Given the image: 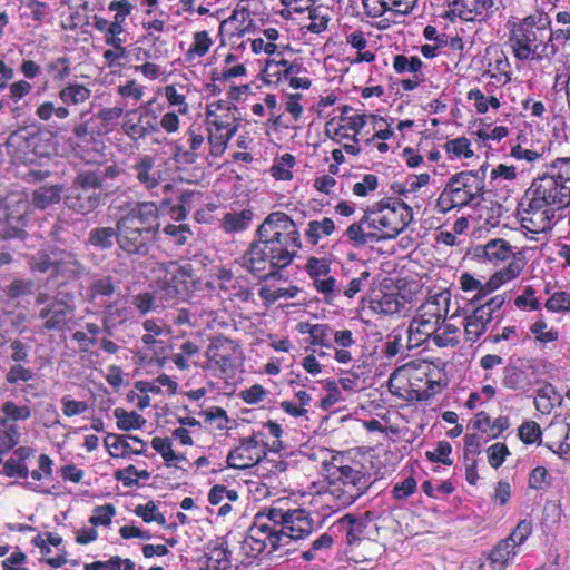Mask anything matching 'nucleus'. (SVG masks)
I'll use <instances>...</instances> for the list:
<instances>
[{
    "label": "nucleus",
    "instance_id": "nucleus-62",
    "mask_svg": "<svg viewBox=\"0 0 570 570\" xmlns=\"http://www.w3.org/2000/svg\"><path fill=\"white\" fill-rule=\"evenodd\" d=\"M134 512L147 523L156 522L158 524H165L166 522L165 517L153 501H148L146 504H138Z\"/></svg>",
    "mask_w": 570,
    "mask_h": 570
},
{
    "label": "nucleus",
    "instance_id": "nucleus-24",
    "mask_svg": "<svg viewBox=\"0 0 570 570\" xmlns=\"http://www.w3.org/2000/svg\"><path fill=\"white\" fill-rule=\"evenodd\" d=\"M136 179L147 189L159 186L164 180V173L155 165V158L150 155L139 157L132 166Z\"/></svg>",
    "mask_w": 570,
    "mask_h": 570
},
{
    "label": "nucleus",
    "instance_id": "nucleus-53",
    "mask_svg": "<svg viewBox=\"0 0 570 570\" xmlns=\"http://www.w3.org/2000/svg\"><path fill=\"white\" fill-rule=\"evenodd\" d=\"M199 353V347L191 341L184 342L179 352L171 355V362L180 371H187L190 367L189 361Z\"/></svg>",
    "mask_w": 570,
    "mask_h": 570
},
{
    "label": "nucleus",
    "instance_id": "nucleus-30",
    "mask_svg": "<svg viewBox=\"0 0 570 570\" xmlns=\"http://www.w3.org/2000/svg\"><path fill=\"white\" fill-rule=\"evenodd\" d=\"M230 567L229 552L224 541L214 542L200 560L202 570H227Z\"/></svg>",
    "mask_w": 570,
    "mask_h": 570
},
{
    "label": "nucleus",
    "instance_id": "nucleus-37",
    "mask_svg": "<svg viewBox=\"0 0 570 570\" xmlns=\"http://www.w3.org/2000/svg\"><path fill=\"white\" fill-rule=\"evenodd\" d=\"M301 289L295 285H288L286 287L276 285H263L258 295L264 301L265 305H272L278 299H291L295 298Z\"/></svg>",
    "mask_w": 570,
    "mask_h": 570
},
{
    "label": "nucleus",
    "instance_id": "nucleus-59",
    "mask_svg": "<svg viewBox=\"0 0 570 570\" xmlns=\"http://www.w3.org/2000/svg\"><path fill=\"white\" fill-rule=\"evenodd\" d=\"M116 92L122 99H130L138 102L145 96V86L138 83L135 79H131L118 85L116 87Z\"/></svg>",
    "mask_w": 570,
    "mask_h": 570
},
{
    "label": "nucleus",
    "instance_id": "nucleus-39",
    "mask_svg": "<svg viewBox=\"0 0 570 570\" xmlns=\"http://www.w3.org/2000/svg\"><path fill=\"white\" fill-rule=\"evenodd\" d=\"M58 96L61 102L67 106L80 105L90 98L91 90L80 83H69L59 90Z\"/></svg>",
    "mask_w": 570,
    "mask_h": 570
},
{
    "label": "nucleus",
    "instance_id": "nucleus-15",
    "mask_svg": "<svg viewBox=\"0 0 570 570\" xmlns=\"http://www.w3.org/2000/svg\"><path fill=\"white\" fill-rule=\"evenodd\" d=\"M264 436L265 433L258 431L242 439L238 445L230 450L227 455L228 466L243 470L259 464V469H264L262 461L266 455Z\"/></svg>",
    "mask_w": 570,
    "mask_h": 570
},
{
    "label": "nucleus",
    "instance_id": "nucleus-46",
    "mask_svg": "<svg viewBox=\"0 0 570 570\" xmlns=\"http://www.w3.org/2000/svg\"><path fill=\"white\" fill-rule=\"evenodd\" d=\"M444 150L450 159H471L474 151L471 141L466 137H456L444 144Z\"/></svg>",
    "mask_w": 570,
    "mask_h": 570
},
{
    "label": "nucleus",
    "instance_id": "nucleus-61",
    "mask_svg": "<svg viewBox=\"0 0 570 570\" xmlns=\"http://www.w3.org/2000/svg\"><path fill=\"white\" fill-rule=\"evenodd\" d=\"M238 492L235 489H228L223 484H215L208 492V502L212 505H218L225 501L236 502Z\"/></svg>",
    "mask_w": 570,
    "mask_h": 570
},
{
    "label": "nucleus",
    "instance_id": "nucleus-1",
    "mask_svg": "<svg viewBox=\"0 0 570 570\" xmlns=\"http://www.w3.org/2000/svg\"><path fill=\"white\" fill-rule=\"evenodd\" d=\"M258 239L244 256V266L259 278L276 274L288 266L301 248V234L291 217L282 212L271 213L257 230Z\"/></svg>",
    "mask_w": 570,
    "mask_h": 570
},
{
    "label": "nucleus",
    "instance_id": "nucleus-51",
    "mask_svg": "<svg viewBox=\"0 0 570 570\" xmlns=\"http://www.w3.org/2000/svg\"><path fill=\"white\" fill-rule=\"evenodd\" d=\"M346 43L357 50L356 62H372L375 59V55L371 51H366L367 39L362 31H353L346 36Z\"/></svg>",
    "mask_w": 570,
    "mask_h": 570
},
{
    "label": "nucleus",
    "instance_id": "nucleus-50",
    "mask_svg": "<svg viewBox=\"0 0 570 570\" xmlns=\"http://www.w3.org/2000/svg\"><path fill=\"white\" fill-rule=\"evenodd\" d=\"M296 164L295 157L291 154H284L275 158L269 171L277 180H291L293 178V168Z\"/></svg>",
    "mask_w": 570,
    "mask_h": 570
},
{
    "label": "nucleus",
    "instance_id": "nucleus-63",
    "mask_svg": "<svg viewBox=\"0 0 570 570\" xmlns=\"http://www.w3.org/2000/svg\"><path fill=\"white\" fill-rule=\"evenodd\" d=\"M518 436L524 444H533L541 441L542 431L537 422L525 421L519 426Z\"/></svg>",
    "mask_w": 570,
    "mask_h": 570
},
{
    "label": "nucleus",
    "instance_id": "nucleus-28",
    "mask_svg": "<svg viewBox=\"0 0 570 570\" xmlns=\"http://www.w3.org/2000/svg\"><path fill=\"white\" fill-rule=\"evenodd\" d=\"M101 203V196L98 191H83L71 187L65 197V204L68 208L78 214L86 215L97 208Z\"/></svg>",
    "mask_w": 570,
    "mask_h": 570
},
{
    "label": "nucleus",
    "instance_id": "nucleus-31",
    "mask_svg": "<svg viewBox=\"0 0 570 570\" xmlns=\"http://www.w3.org/2000/svg\"><path fill=\"white\" fill-rule=\"evenodd\" d=\"M104 442L109 455L116 459H130L144 454V449H135L126 435L109 433Z\"/></svg>",
    "mask_w": 570,
    "mask_h": 570
},
{
    "label": "nucleus",
    "instance_id": "nucleus-27",
    "mask_svg": "<svg viewBox=\"0 0 570 570\" xmlns=\"http://www.w3.org/2000/svg\"><path fill=\"white\" fill-rule=\"evenodd\" d=\"M297 70V63L284 58H272L267 60L263 70V79L269 86H281L286 83L288 76Z\"/></svg>",
    "mask_w": 570,
    "mask_h": 570
},
{
    "label": "nucleus",
    "instance_id": "nucleus-55",
    "mask_svg": "<svg viewBox=\"0 0 570 570\" xmlns=\"http://www.w3.org/2000/svg\"><path fill=\"white\" fill-rule=\"evenodd\" d=\"M36 116L41 121H49L53 116L58 119H66L70 116L67 106H56L52 101H43L36 109Z\"/></svg>",
    "mask_w": 570,
    "mask_h": 570
},
{
    "label": "nucleus",
    "instance_id": "nucleus-41",
    "mask_svg": "<svg viewBox=\"0 0 570 570\" xmlns=\"http://www.w3.org/2000/svg\"><path fill=\"white\" fill-rule=\"evenodd\" d=\"M335 230V223L332 218L324 217L321 220H311L305 230L306 239L316 245L323 237L330 236Z\"/></svg>",
    "mask_w": 570,
    "mask_h": 570
},
{
    "label": "nucleus",
    "instance_id": "nucleus-48",
    "mask_svg": "<svg viewBox=\"0 0 570 570\" xmlns=\"http://www.w3.org/2000/svg\"><path fill=\"white\" fill-rule=\"evenodd\" d=\"M411 371V366H407V363L397 367L389 379V387L390 391L399 396H403L410 390H412V385H410L409 381V372Z\"/></svg>",
    "mask_w": 570,
    "mask_h": 570
},
{
    "label": "nucleus",
    "instance_id": "nucleus-16",
    "mask_svg": "<svg viewBox=\"0 0 570 570\" xmlns=\"http://www.w3.org/2000/svg\"><path fill=\"white\" fill-rule=\"evenodd\" d=\"M504 302L503 295H495L465 316L464 334L466 341L474 343L489 330L492 322L498 318V313Z\"/></svg>",
    "mask_w": 570,
    "mask_h": 570
},
{
    "label": "nucleus",
    "instance_id": "nucleus-49",
    "mask_svg": "<svg viewBox=\"0 0 570 570\" xmlns=\"http://www.w3.org/2000/svg\"><path fill=\"white\" fill-rule=\"evenodd\" d=\"M124 108L119 106L115 107H105L99 109L94 116L92 119H97L100 121L99 132H110L117 121L122 117Z\"/></svg>",
    "mask_w": 570,
    "mask_h": 570
},
{
    "label": "nucleus",
    "instance_id": "nucleus-57",
    "mask_svg": "<svg viewBox=\"0 0 570 570\" xmlns=\"http://www.w3.org/2000/svg\"><path fill=\"white\" fill-rule=\"evenodd\" d=\"M116 292V284L110 276H102L94 279L90 285L88 297L90 301H95L97 297L111 296Z\"/></svg>",
    "mask_w": 570,
    "mask_h": 570
},
{
    "label": "nucleus",
    "instance_id": "nucleus-26",
    "mask_svg": "<svg viewBox=\"0 0 570 570\" xmlns=\"http://www.w3.org/2000/svg\"><path fill=\"white\" fill-rule=\"evenodd\" d=\"M26 202H17V215L8 213L7 206L0 205V235L3 237H23Z\"/></svg>",
    "mask_w": 570,
    "mask_h": 570
},
{
    "label": "nucleus",
    "instance_id": "nucleus-19",
    "mask_svg": "<svg viewBox=\"0 0 570 570\" xmlns=\"http://www.w3.org/2000/svg\"><path fill=\"white\" fill-rule=\"evenodd\" d=\"M430 181L431 175L428 173L419 175L412 174L409 175L404 181L392 184L391 189L394 194L402 197L403 202H411L414 206L420 207V202H423L428 196L425 188L429 186Z\"/></svg>",
    "mask_w": 570,
    "mask_h": 570
},
{
    "label": "nucleus",
    "instance_id": "nucleus-13",
    "mask_svg": "<svg viewBox=\"0 0 570 570\" xmlns=\"http://www.w3.org/2000/svg\"><path fill=\"white\" fill-rule=\"evenodd\" d=\"M368 117L370 116L365 114L354 112L347 115V111H344L338 122H334L333 120L327 122L326 134L337 144H342L343 149L347 154L356 156L361 153L357 146V137L365 127Z\"/></svg>",
    "mask_w": 570,
    "mask_h": 570
},
{
    "label": "nucleus",
    "instance_id": "nucleus-34",
    "mask_svg": "<svg viewBox=\"0 0 570 570\" xmlns=\"http://www.w3.org/2000/svg\"><path fill=\"white\" fill-rule=\"evenodd\" d=\"M55 275L77 276L82 272L81 264L70 253L52 250Z\"/></svg>",
    "mask_w": 570,
    "mask_h": 570
},
{
    "label": "nucleus",
    "instance_id": "nucleus-40",
    "mask_svg": "<svg viewBox=\"0 0 570 570\" xmlns=\"http://www.w3.org/2000/svg\"><path fill=\"white\" fill-rule=\"evenodd\" d=\"M214 41L207 31H197L193 35L191 43L185 53L187 61L203 58L212 48Z\"/></svg>",
    "mask_w": 570,
    "mask_h": 570
},
{
    "label": "nucleus",
    "instance_id": "nucleus-35",
    "mask_svg": "<svg viewBox=\"0 0 570 570\" xmlns=\"http://www.w3.org/2000/svg\"><path fill=\"white\" fill-rule=\"evenodd\" d=\"M529 331L534 343L542 347L557 342L560 336L559 330L556 326L548 324V322L542 317L534 321L530 325Z\"/></svg>",
    "mask_w": 570,
    "mask_h": 570
},
{
    "label": "nucleus",
    "instance_id": "nucleus-52",
    "mask_svg": "<svg viewBox=\"0 0 570 570\" xmlns=\"http://www.w3.org/2000/svg\"><path fill=\"white\" fill-rule=\"evenodd\" d=\"M379 177L374 174H364L351 186L352 194L357 198L370 197L379 188Z\"/></svg>",
    "mask_w": 570,
    "mask_h": 570
},
{
    "label": "nucleus",
    "instance_id": "nucleus-45",
    "mask_svg": "<svg viewBox=\"0 0 570 570\" xmlns=\"http://www.w3.org/2000/svg\"><path fill=\"white\" fill-rule=\"evenodd\" d=\"M345 236L354 246H364L370 242H376L372 229H367L364 216L360 222L353 223L345 230Z\"/></svg>",
    "mask_w": 570,
    "mask_h": 570
},
{
    "label": "nucleus",
    "instance_id": "nucleus-6",
    "mask_svg": "<svg viewBox=\"0 0 570 570\" xmlns=\"http://www.w3.org/2000/svg\"><path fill=\"white\" fill-rule=\"evenodd\" d=\"M158 208L154 203H141L130 208L117 222V243L128 254L145 255L158 233Z\"/></svg>",
    "mask_w": 570,
    "mask_h": 570
},
{
    "label": "nucleus",
    "instance_id": "nucleus-17",
    "mask_svg": "<svg viewBox=\"0 0 570 570\" xmlns=\"http://www.w3.org/2000/svg\"><path fill=\"white\" fill-rule=\"evenodd\" d=\"M153 104L154 100H150L138 109L126 112L121 129L131 141L142 140L158 131L157 115L151 109Z\"/></svg>",
    "mask_w": 570,
    "mask_h": 570
},
{
    "label": "nucleus",
    "instance_id": "nucleus-42",
    "mask_svg": "<svg viewBox=\"0 0 570 570\" xmlns=\"http://www.w3.org/2000/svg\"><path fill=\"white\" fill-rule=\"evenodd\" d=\"M253 219V213L249 209L232 212L224 215L222 226L227 233H238L245 230Z\"/></svg>",
    "mask_w": 570,
    "mask_h": 570
},
{
    "label": "nucleus",
    "instance_id": "nucleus-25",
    "mask_svg": "<svg viewBox=\"0 0 570 570\" xmlns=\"http://www.w3.org/2000/svg\"><path fill=\"white\" fill-rule=\"evenodd\" d=\"M73 309L62 301H56L43 307L39 317L43 320V328L48 331L61 330L72 317Z\"/></svg>",
    "mask_w": 570,
    "mask_h": 570
},
{
    "label": "nucleus",
    "instance_id": "nucleus-3",
    "mask_svg": "<svg viewBox=\"0 0 570 570\" xmlns=\"http://www.w3.org/2000/svg\"><path fill=\"white\" fill-rule=\"evenodd\" d=\"M570 204V185L544 174L534 178L524 191L517 208L522 228L539 234L550 230L557 212Z\"/></svg>",
    "mask_w": 570,
    "mask_h": 570
},
{
    "label": "nucleus",
    "instance_id": "nucleus-44",
    "mask_svg": "<svg viewBox=\"0 0 570 570\" xmlns=\"http://www.w3.org/2000/svg\"><path fill=\"white\" fill-rule=\"evenodd\" d=\"M32 544L40 550L41 559L53 568H59L67 562V553L63 549L52 550L53 547L45 544L41 537H35L31 540Z\"/></svg>",
    "mask_w": 570,
    "mask_h": 570
},
{
    "label": "nucleus",
    "instance_id": "nucleus-64",
    "mask_svg": "<svg viewBox=\"0 0 570 570\" xmlns=\"http://www.w3.org/2000/svg\"><path fill=\"white\" fill-rule=\"evenodd\" d=\"M544 307L551 313L570 312V294L559 291L550 295Z\"/></svg>",
    "mask_w": 570,
    "mask_h": 570
},
{
    "label": "nucleus",
    "instance_id": "nucleus-20",
    "mask_svg": "<svg viewBox=\"0 0 570 570\" xmlns=\"http://www.w3.org/2000/svg\"><path fill=\"white\" fill-rule=\"evenodd\" d=\"M492 6V0H448L445 16L452 20L474 21L481 19Z\"/></svg>",
    "mask_w": 570,
    "mask_h": 570
},
{
    "label": "nucleus",
    "instance_id": "nucleus-22",
    "mask_svg": "<svg viewBox=\"0 0 570 570\" xmlns=\"http://www.w3.org/2000/svg\"><path fill=\"white\" fill-rule=\"evenodd\" d=\"M417 0H362L365 13L370 17H382L386 12L407 14Z\"/></svg>",
    "mask_w": 570,
    "mask_h": 570
},
{
    "label": "nucleus",
    "instance_id": "nucleus-5",
    "mask_svg": "<svg viewBox=\"0 0 570 570\" xmlns=\"http://www.w3.org/2000/svg\"><path fill=\"white\" fill-rule=\"evenodd\" d=\"M507 28V45L518 61L550 60L557 53L554 43H548L546 39L547 31L542 13L509 20Z\"/></svg>",
    "mask_w": 570,
    "mask_h": 570
},
{
    "label": "nucleus",
    "instance_id": "nucleus-36",
    "mask_svg": "<svg viewBox=\"0 0 570 570\" xmlns=\"http://www.w3.org/2000/svg\"><path fill=\"white\" fill-rule=\"evenodd\" d=\"M466 99L472 102L475 111L479 115L487 114L490 109H499L501 107V99L498 96L484 92L479 88H472L466 94Z\"/></svg>",
    "mask_w": 570,
    "mask_h": 570
},
{
    "label": "nucleus",
    "instance_id": "nucleus-23",
    "mask_svg": "<svg viewBox=\"0 0 570 570\" xmlns=\"http://www.w3.org/2000/svg\"><path fill=\"white\" fill-rule=\"evenodd\" d=\"M33 454L32 448L19 446L6 462L0 461V473L8 478L26 479L29 475L27 460Z\"/></svg>",
    "mask_w": 570,
    "mask_h": 570
},
{
    "label": "nucleus",
    "instance_id": "nucleus-11",
    "mask_svg": "<svg viewBox=\"0 0 570 570\" xmlns=\"http://www.w3.org/2000/svg\"><path fill=\"white\" fill-rule=\"evenodd\" d=\"M481 191L478 177L472 171H461L453 175L436 200L440 213H448L454 207L466 206Z\"/></svg>",
    "mask_w": 570,
    "mask_h": 570
},
{
    "label": "nucleus",
    "instance_id": "nucleus-58",
    "mask_svg": "<svg viewBox=\"0 0 570 570\" xmlns=\"http://www.w3.org/2000/svg\"><path fill=\"white\" fill-rule=\"evenodd\" d=\"M102 186L101 177L96 171H82L77 175L72 187L83 191H97Z\"/></svg>",
    "mask_w": 570,
    "mask_h": 570
},
{
    "label": "nucleus",
    "instance_id": "nucleus-43",
    "mask_svg": "<svg viewBox=\"0 0 570 570\" xmlns=\"http://www.w3.org/2000/svg\"><path fill=\"white\" fill-rule=\"evenodd\" d=\"M117 428L121 431L140 430L146 424V419L135 411H126L122 407L114 410Z\"/></svg>",
    "mask_w": 570,
    "mask_h": 570
},
{
    "label": "nucleus",
    "instance_id": "nucleus-29",
    "mask_svg": "<svg viewBox=\"0 0 570 570\" xmlns=\"http://www.w3.org/2000/svg\"><path fill=\"white\" fill-rule=\"evenodd\" d=\"M510 541H500L490 552L488 558L480 563L479 570H504L518 551Z\"/></svg>",
    "mask_w": 570,
    "mask_h": 570
},
{
    "label": "nucleus",
    "instance_id": "nucleus-10",
    "mask_svg": "<svg viewBox=\"0 0 570 570\" xmlns=\"http://www.w3.org/2000/svg\"><path fill=\"white\" fill-rule=\"evenodd\" d=\"M159 273L157 293L167 302L185 301L196 287L197 277L189 263L169 262Z\"/></svg>",
    "mask_w": 570,
    "mask_h": 570
},
{
    "label": "nucleus",
    "instance_id": "nucleus-14",
    "mask_svg": "<svg viewBox=\"0 0 570 570\" xmlns=\"http://www.w3.org/2000/svg\"><path fill=\"white\" fill-rule=\"evenodd\" d=\"M205 356L207 368L229 373L243 361V350L239 344L226 336H216L210 340Z\"/></svg>",
    "mask_w": 570,
    "mask_h": 570
},
{
    "label": "nucleus",
    "instance_id": "nucleus-54",
    "mask_svg": "<svg viewBox=\"0 0 570 570\" xmlns=\"http://www.w3.org/2000/svg\"><path fill=\"white\" fill-rule=\"evenodd\" d=\"M407 366H411V371L409 372V381L410 385H412V390L420 389V383L423 381H429L428 376L432 371V364L423 361L415 360L407 363Z\"/></svg>",
    "mask_w": 570,
    "mask_h": 570
},
{
    "label": "nucleus",
    "instance_id": "nucleus-32",
    "mask_svg": "<svg viewBox=\"0 0 570 570\" xmlns=\"http://www.w3.org/2000/svg\"><path fill=\"white\" fill-rule=\"evenodd\" d=\"M482 255L487 261L494 264L508 261L509 258L512 261L514 257H520L513 254L511 245L502 238L489 240L482 247Z\"/></svg>",
    "mask_w": 570,
    "mask_h": 570
},
{
    "label": "nucleus",
    "instance_id": "nucleus-38",
    "mask_svg": "<svg viewBox=\"0 0 570 570\" xmlns=\"http://www.w3.org/2000/svg\"><path fill=\"white\" fill-rule=\"evenodd\" d=\"M62 188L58 185L41 186L33 191L32 204L39 209H46L50 205L58 204L61 199Z\"/></svg>",
    "mask_w": 570,
    "mask_h": 570
},
{
    "label": "nucleus",
    "instance_id": "nucleus-4",
    "mask_svg": "<svg viewBox=\"0 0 570 570\" xmlns=\"http://www.w3.org/2000/svg\"><path fill=\"white\" fill-rule=\"evenodd\" d=\"M327 487L320 495L326 503L333 502L340 510L354 503L370 487L371 478L360 462L343 463L327 450L321 451Z\"/></svg>",
    "mask_w": 570,
    "mask_h": 570
},
{
    "label": "nucleus",
    "instance_id": "nucleus-9",
    "mask_svg": "<svg viewBox=\"0 0 570 570\" xmlns=\"http://www.w3.org/2000/svg\"><path fill=\"white\" fill-rule=\"evenodd\" d=\"M237 108L228 101H214L206 109L208 150L213 158L220 157L237 131Z\"/></svg>",
    "mask_w": 570,
    "mask_h": 570
},
{
    "label": "nucleus",
    "instance_id": "nucleus-2",
    "mask_svg": "<svg viewBox=\"0 0 570 570\" xmlns=\"http://www.w3.org/2000/svg\"><path fill=\"white\" fill-rule=\"evenodd\" d=\"M313 529V520L304 509L269 508L255 515L242 542V550L252 558L264 551L273 553L287 547L291 541L308 538Z\"/></svg>",
    "mask_w": 570,
    "mask_h": 570
},
{
    "label": "nucleus",
    "instance_id": "nucleus-8",
    "mask_svg": "<svg viewBox=\"0 0 570 570\" xmlns=\"http://www.w3.org/2000/svg\"><path fill=\"white\" fill-rule=\"evenodd\" d=\"M450 294L439 293L429 297L416 309L407 327V348L421 346L432 337L449 313Z\"/></svg>",
    "mask_w": 570,
    "mask_h": 570
},
{
    "label": "nucleus",
    "instance_id": "nucleus-60",
    "mask_svg": "<svg viewBox=\"0 0 570 570\" xmlns=\"http://www.w3.org/2000/svg\"><path fill=\"white\" fill-rule=\"evenodd\" d=\"M115 478L121 481L125 485L130 487L139 482V480H148L150 473L147 470H138L135 465H128L122 470H118L115 473Z\"/></svg>",
    "mask_w": 570,
    "mask_h": 570
},
{
    "label": "nucleus",
    "instance_id": "nucleus-33",
    "mask_svg": "<svg viewBox=\"0 0 570 570\" xmlns=\"http://www.w3.org/2000/svg\"><path fill=\"white\" fill-rule=\"evenodd\" d=\"M31 416V409L28 405H19L13 401H7L1 405L0 424L7 430L17 426V421H26Z\"/></svg>",
    "mask_w": 570,
    "mask_h": 570
},
{
    "label": "nucleus",
    "instance_id": "nucleus-21",
    "mask_svg": "<svg viewBox=\"0 0 570 570\" xmlns=\"http://www.w3.org/2000/svg\"><path fill=\"white\" fill-rule=\"evenodd\" d=\"M511 63L508 57L500 52L487 65L482 77L488 79L485 91L491 92L492 88H501L511 81Z\"/></svg>",
    "mask_w": 570,
    "mask_h": 570
},
{
    "label": "nucleus",
    "instance_id": "nucleus-47",
    "mask_svg": "<svg viewBox=\"0 0 570 570\" xmlns=\"http://www.w3.org/2000/svg\"><path fill=\"white\" fill-rule=\"evenodd\" d=\"M460 328L446 323L443 327L438 326L431 340L439 347H453L459 344Z\"/></svg>",
    "mask_w": 570,
    "mask_h": 570
},
{
    "label": "nucleus",
    "instance_id": "nucleus-12",
    "mask_svg": "<svg viewBox=\"0 0 570 570\" xmlns=\"http://www.w3.org/2000/svg\"><path fill=\"white\" fill-rule=\"evenodd\" d=\"M525 266L523 257H514L507 267L494 273L487 283H482L469 273L460 276V285L464 292H476L475 299L483 298L508 282L515 279Z\"/></svg>",
    "mask_w": 570,
    "mask_h": 570
},
{
    "label": "nucleus",
    "instance_id": "nucleus-18",
    "mask_svg": "<svg viewBox=\"0 0 570 570\" xmlns=\"http://www.w3.org/2000/svg\"><path fill=\"white\" fill-rule=\"evenodd\" d=\"M410 299L399 291L374 289L368 299L370 308L377 314L394 315L409 309Z\"/></svg>",
    "mask_w": 570,
    "mask_h": 570
},
{
    "label": "nucleus",
    "instance_id": "nucleus-7",
    "mask_svg": "<svg viewBox=\"0 0 570 570\" xmlns=\"http://www.w3.org/2000/svg\"><path fill=\"white\" fill-rule=\"evenodd\" d=\"M412 220V207L400 198H381L364 210V222L367 229L373 230L376 242L395 239Z\"/></svg>",
    "mask_w": 570,
    "mask_h": 570
},
{
    "label": "nucleus",
    "instance_id": "nucleus-56",
    "mask_svg": "<svg viewBox=\"0 0 570 570\" xmlns=\"http://www.w3.org/2000/svg\"><path fill=\"white\" fill-rule=\"evenodd\" d=\"M164 95L169 107L174 108L173 110L178 111V114L188 115L189 105L187 102L186 96L183 92H180L176 86H166L164 88Z\"/></svg>",
    "mask_w": 570,
    "mask_h": 570
}]
</instances>
